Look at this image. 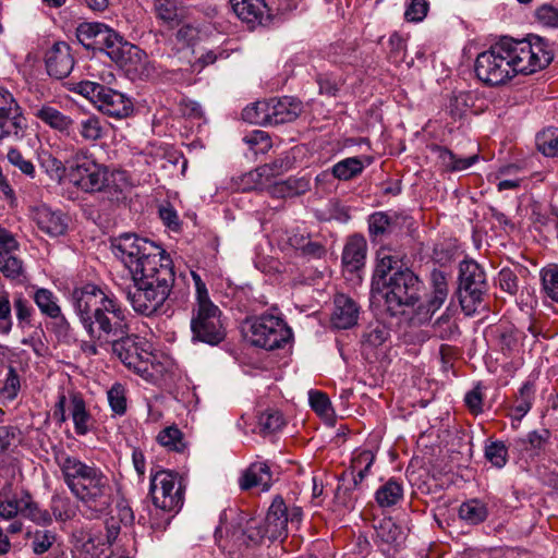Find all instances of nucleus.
I'll return each mask as SVG.
<instances>
[{"label":"nucleus","mask_w":558,"mask_h":558,"mask_svg":"<svg viewBox=\"0 0 558 558\" xmlns=\"http://www.w3.org/2000/svg\"><path fill=\"white\" fill-rule=\"evenodd\" d=\"M40 166L52 181L61 183L65 177L69 178V159L62 162L49 153L40 156Z\"/></svg>","instance_id":"nucleus-42"},{"label":"nucleus","mask_w":558,"mask_h":558,"mask_svg":"<svg viewBox=\"0 0 558 558\" xmlns=\"http://www.w3.org/2000/svg\"><path fill=\"white\" fill-rule=\"evenodd\" d=\"M71 90L87 98L108 117L123 119L133 112V104L124 94L99 83L81 81L74 83Z\"/></svg>","instance_id":"nucleus-8"},{"label":"nucleus","mask_w":558,"mask_h":558,"mask_svg":"<svg viewBox=\"0 0 558 558\" xmlns=\"http://www.w3.org/2000/svg\"><path fill=\"white\" fill-rule=\"evenodd\" d=\"M26 497H29L27 490L15 493L11 497L0 499V518L4 520L14 519L16 515L22 514L24 517L26 504Z\"/></svg>","instance_id":"nucleus-38"},{"label":"nucleus","mask_w":558,"mask_h":558,"mask_svg":"<svg viewBox=\"0 0 558 558\" xmlns=\"http://www.w3.org/2000/svg\"><path fill=\"white\" fill-rule=\"evenodd\" d=\"M457 296L462 312L472 316L483 306L488 284L482 266L474 260H463L459 266Z\"/></svg>","instance_id":"nucleus-6"},{"label":"nucleus","mask_w":558,"mask_h":558,"mask_svg":"<svg viewBox=\"0 0 558 558\" xmlns=\"http://www.w3.org/2000/svg\"><path fill=\"white\" fill-rule=\"evenodd\" d=\"M54 459L65 485L80 502L82 515L95 520L108 514L113 502V487L105 472L94 463L87 464L63 451Z\"/></svg>","instance_id":"nucleus-2"},{"label":"nucleus","mask_w":558,"mask_h":558,"mask_svg":"<svg viewBox=\"0 0 558 558\" xmlns=\"http://www.w3.org/2000/svg\"><path fill=\"white\" fill-rule=\"evenodd\" d=\"M26 129L22 107L8 89L0 88V144L4 141H21Z\"/></svg>","instance_id":"nucleus-17"},{"label":"nucleus","mask_w":558,"mask_h":558,"mask_svg":"<svg viewBox=\"0 0 558 558\" xmlns=\"http://www.w3.org/2000/svg\"><path fill=\"white\" fill-rule=\"evenodd\" d=\"M13 308L17 319L19 327L24 329L33 326L34 308L29 301L22 293L15 294L13 299Z\"/></svg>","instance_id":"nucleus-46"},{"label":"nucleus","mask_w":558,"mask_h":558,"mask_svg":"<svg viewBox=\"0 0 558 558\" xmlns=\"http://www.w3.org/2000/svg\"><path fill=\"white\" fill-rule=\"evenodd\" d=\"M448 295L433 292L430 299L426 304L418 306L417 322L423 324L430 319L435 312H437L445 303Z\"/></svg>","instance_id":"nucleus-60"},{"label":"nucleus","mask_w":558,"mask_h":558,"mask_svg":"<svg viewBox=\"0 0 558 558\" xmlns=\"http://www.w3.org/2000/svg\"><path fill=\"white\" fill-rule=\"evenodd\" d=\"M0 272L5 278L17 282L26 278L23 260L9 250H0Z\"/></svg>","instance_id":"nucleus-36"},{"label":"nucleus","mask_w":558,"mask_h":558,"mask_svg":"<svg viewBox=\"0 0 558 558\" xmlns=\"http://www.w3.org/2000/svg\"><path fill=\"white\" fill-rule=\"evenodd\" d=\"M32 219L36 227L50 238L64 235L69 229L70 218L60 209L47 205L34 207Z\"/></svg>","instance_id":"nucleus-18"},{"label":"nucleus","mask_w":558,"mask_h":558,"mask_svg":"<svg viewBox=\"0 0 558 558\" xmlns=\"http://www.w3.org/2000/svg\"><path fill=\"white\" fill-rule=\"evenodd\" d=\"M107 395L111 410L118 415H123L126 412V396L124 386L120 383H116L108 390Z\"/></svg>","instance_id":"nucleus-57"},{"label":"nucleus","mask_w":558,"mask_h":558,"mask_svg":"<svg viewBox=\"0 0 558 558\" xmlns=\"http://www.w3.org/2000/svg\"><path fill=\"white\" fill-rule=\"evenodd\" d=\"M69 410L75 433L78 436H85L92 428L93 417L80 393L73 392L70 395Z\"/></svg>","instance_id":"nucleus-31"},{"label":"nucleus","mask_w":558,"mask_h":558,"mask_svg":"<svg viewBox=\"0 0 558 558\" xmlns=\"http://www.w3.org/2000/svg\"><path fill=\"white\" fill-rule=\"evenodd\" d=\"M112 246L116 256L122 260L130 274H137L142 267H147L148 263L156 264L170 258L160 246L133 233L121 234Z\"/></svg>","instance_id":"nucleus-5"},{"label":"nucleus","mask_w":558,"mask_h":558,"mask_svg":"<svg viewBox=\"0 0 558 558\" xmlns=\"http://www.w3.org/2000/svg\"><path fill=\"white\" fill-rule=\"evenodd\" d=\"M380 289L388 310L396 314L403 306H414L418 302L422 281L411 269H398L383 281Z\"/></svg>","instance_id":"nucleus-9"},{"label":"nucleus","mask_w":558,"mask_h":558,"mask_svg":"<svg viewBox=\"0 0 558 558\" xmlns=\"http://www.w3.org/2000/svg\"><path fill=\"white\" fill-rule=\"evenodd\" d=\"M27 537L31 539V548L33 553L37 556L49 551L57 542V533L51 530L36 529L33 532L29 531L27 533Z\"/></svg>","instance_id":"nucleus-41"},{"label":"nucleus","mask_w":558,"mask_h":558,"mask_svg":"<svg viewBox=\"0 0 558 558\" xmlns=\"http://www.w3.org/2000/svg\"><path fill=\"white\" fill-rule=\"evenodd\" d=\"M367 251L366 240L362 235H352L342 252V264L348 271H357L365 264Z\"/></svg>","instance_id":"nucleus-28"},{"label":"nucleus","mask_w":558,"mask_h":558,"mask_svg":"<svg viewBox=\"0 0 558 558\" xmlns=\"http://www.w3.org/2000/svg\"><path fill=\"white\" fill-rule=\"evenodd\" d=\"M388 328L379 323L369 325L362 336L363 344H367L373 348H377L385 343V341L389 338Z\"/></svg>","instance_id":"nucleus-53"},{"label":"nucleus","mask_w":558,"mask_h":558,"mask_svg":"<svg viewBox=\"0 0 558 558\" xmlns=\"http://www.w3.org/2000/svg\"><path fill=\"white\" fill-rule=\"evenodd\" d=\"M133 284L128 288V300L132 308L146 317L157 314L163 306L174 284L171 259L147 264L137 274H131Z\"/></svg>","instance_id":"nucleus-3"},{"label":"nucleus","mask_w":558,"mask_h":558,"mask_svg":"<svg viewBox=\"0 0 558 558\" xmlns=\"http://www.w3.org/2000/svg\"><path fill=\"white\" fill-rule=\"evenodd\" d=\"M485 458L496 468H504L508 461V448L504 441H492L485 447Z\"/></svg>","instance_id":"nucleus-55"},{"label":"nucleus","mask_w":558,"mask_h":558,"mask_svg":"<svg viewBox=\"0 0 558 558\" xmlns=\"http://www.w3.org/2000/svg\"><path fill=\"white\" fill-rule=\"evenodd\" d=\"M32 114L49 128L75 138L74 121L49 104L31 106Z\"/></svg>","instance_id":"nucleus-20"},{"label":"nucleus","mask_w":558,"mask_h":558,"mask_svg":"<svg viewBox=\"0 0 558 558\" xmlns=\"http://www.w3.org/2000/svg\"><path fill=\"white\" fill-rule=\"evenodd\" d=\"M77 40L87 49H99L116 62H123L124 54L136 47L123 41L112 28L99 22H83L76 28Z\"/></svg>","instance_id":"nucleus-7"},{"label":"nucleus","mask_w":558,"mask_h":558,"mask_svg":"<svg viewBox=\"0 0 558 558\" xmlns=\"http://www.w3.org/2000/svg\"><path fill=\"white\" fill-rule=\"evenodd\" d=\"M154 11L156 17L169 28L181 25L190 15V9L183 5L182 0H155Z\"/></svg>","instance_id":"nucleus-23"},{"label":"nucleus","mask_w":558,"mask_h":558,"mask_svg":"<svg viewBox=\"0 0 558 558\" xmlns=\"http://www.w3.org/2000/svg\"><path fill=\"white\" fill-rule=\"evenodd\" d=\"M185 485L182 476L171 470H159L151 474L149 495L156 509L163 512L159 521L151 518V527L165 530L171 519L181 510L184 504Z\"/></svg>","instance_id":"nucleus-4"},{"label":"nucleus","mask_w":558,"mask_h":558,"mask_svg":"<svg viewBox=\"0 0 558 558\" xmlns=\"http://www.w3.org/2000/svg\"><path fill=\"white\" fill-rule=\"evenodd\" d=\"M267 167H257L254 170L245 173L241 181L243 183V190H266L270 184V179L267 177Z\"/></svg>","instance_id":"nucleus-47"},{"label":"nucleus","mask_w":558,"mask_h":558,"mask_svg":"<svg viewBox=\"0 0 558 558\" xmlns=\"http://www.w3.org/2000/svg\"><path fill=\"white\" fill-rule=\"evenodd\" d=\"M310 404L320 416L329 417L332 414L330 400L327 395L322 391H310Z\"/></svg>","instance_id":"nucleus-63"},{"label":"nucleus","mask_w":558,"mask_h":558,"mask_svg":"<svg viewBox=\"0 0 558 558\" xmlns=\"http://www.w3.org/2000/svg\"><path fill=\"white\" fill-rule=\"evenodd\" d=\"M50 508L52 511L51 515L59 522H66L75 514L71 500L68 497L53 496Z\"/></svg>","instance_id":"nucleus-56"},{"label":"nucleus","mask_w":558,"mask_h":558,"mask_svg":"<svg viewBox=\"0 0 558 558\" xmlns=\"http://www.w3.org/2000/svg\"><path fill=\"white\" fill-rule=\"evenodd\" d=\"M13 327L12 306L7 291H0V333L8 335Z\"/></svg>","instance_id":"nucleus-61"},{"label":"nucleus","mask_w":558,"mask_h":558,"mask_svg":"<svg viewBox=\"0 0 558 558\" xmlns=\"http://www.w3.org/2000/svg\"><path fill=\"white\" fill-rule=\"evenodd\" d=\"M284 424L283 415L278 410H266L258 416V428L263 436L279 432Z\"/></svg>","instance_id":"nucleus-44"},{"label":"nucleus","mask_w":558,"mask_h":558,"mask_svg":"<svg viewBox=\"0 0 558 558\" xmlns=\"http://www.w3.org/2000/svg\"><path fill=\"white\" fill-rule=\"evenodd\" d=\"M365 168V162L362 157L344 158L331 168L332 175L341 181H349L359 177Z\"/></svg>","instance_id":"nucleus-37"},{"label":"nucleus","mask_w":558,"mask_h":558,"mask_svg":"<svg viewBox=\"0 0 558 558\" xmlns=\"http://www.w3.org/2000/svg\"><path fill=\"white\" fill-rule=\"evenodd\" d=\"M244 534L253 544H259L264 538L271 542L283 541L288 536V507L282 497L274 498L263 524L251 519Z\"/></svg>","instance_id":"nucleus-11"},{"label":"nucleus","mask_w":558,"mask_h":558,"mask_svg":"<svg viewBox=\"0 0 558 558\" xmlns=\"http://www.w3.org/2000/svg\"><path fill=\"white\" fill-rule=\"evenodd\" d=\"M75 135L78 134L84 142H97L104 136V125L101 120L95 114L84 116L76 125L74 124Z\"/></svg>","instance_id":"nucleus-35"},{"label":"nucleus","mask_w":558,"mask_h":558,"mask_svg":"<svg viewBox=\"0 0 558 558\" xmlns=\"http://www.w3.org/2000/svg\"><path fill=\"white\" fill-rule=\"evenodd\" d=\"M392 220L386 213L377 211L368 218V230L372 236H381L391 230Z\"/></svg>","instance_id":"nucleus-59"},{"label":"nucleus","mask_w":558,"mask_h":558,"mask_svg":"<svg viewBox=\"0 0 558 558\" xmlns=\"http://www.w3.org/2000/svg\"><path fill=\"white\" fill-rule=\"evenodd\" d=\"M268 100L256 101L242 110V119L252 124L268 125Z\"/></svg>","instance_id":"nucleus-45"},{"label":"nucleus","mask_w":558,"mask_h":558,"mask_svg":"<svg viewBox=\"0 0 558 558\" xmlns=\"http://www.w3.org/2000/svg\"><path fill=\"white\" fill-rule=\"evenodd\" d=\"M239 485L242 490L259 488L262 492H267L272 485V473L269 465L262 461L252 463L243 472Z\"/></svg>","instance_id":"nucleus-24"},{"label":"nucleus","mask_w":558,"mask_h":558,"mask_svg":"<svg viewBox=\"0 0 558 558\" xmlns=\"http://www.w3.org/2000/svg\"><path fill=\"white\" fill-rule=\"evenodd\" d=\"M88 337L100 342V348L108 349L117 338L128 333L130 326L126 322L125 311L117 299L108 303L105 311H101L92 323L84 328Z\"/></svg>","instance_id":"nucleus-12"},{"label":"nucleus","mask_w":558,"mask_h":558,"mask_svg":"<svg viewBox=\"0 0 558 558\" xmlns=\"http://www.w3.org/2000/svg\"><path fill=\"white\" fill-rule=\"evenodd\" d=\"M111 352L130 369L136 373H145L151 363V352L148 341L131 333L122 335L109 344Z\"/></svg>","instance_id":"nucleus-14"},{"label":"nucleus","mask_w":558,"mask_h":558,"mask_svg":"<svg viewBox=\"0 0 558 558\" xmlns=\"http://www.w3.org/2000/svg\"><path fill=\"white\" fill-rule=\"evenodd\" d=\"M535 17L538 23L547 27H558V8L545 3L535 11Z\"/></svg>","instance_id":"nucleus-64"},{"label":"nucleus","mask_w":558,"mask_h":558,"mask_svg":"<svg viewBox=\"0 0 558 558\" xmlns=\"http://www.w3.org/2000/svg\"><path fill=\"white\" fill-rule=\"evenodd\" d=\"M26 504L24 502L25 513L24 517L32 520L34 523L47 526L52 523V515L47 509H41L37 502H35L29 494L26 497Z\"/></svg>","instance_id":"nucleus-50"},{"label":"nucleus","mask_w":558,"mask_h":558,"mask_svg":"<svg viewBox=\"0 0 558 558\" xmlns=\"http://www.w3.org/2000/svg\"><path fill=\"white\" fill-rule=\"evenodd\" d=\"M534 385L530 381L524 383L519 389L512 404L515 420H522L531 410L535 398Z\"/></svg>","instance_id":"nucleus-40"},{"label":"nucleus","mask_w":558,"mask_h":558,"mask_svg":"<svg viewBox=\"0 0 558 558\" xmlns=\"http://www.w3.org/2000/svg\"><path fill=\"white\" fill-rule=\"evenodd\" d=\"M230 4L236 16L247 24H260L269 15L265 0H230Z\"/></svg>","instance_id":"nucleus-29"},{"label":"nucleus","mask_w":558,"mask_h":558,"mask_svg":"<svg viewBox=\"0 0 558 558\" xmlns=\"http://www.w3.org/2000/svg\"><path fill=\"white\" fill-rule=\"evenodd\" d=\"M268 125L294 121L302 112V102L293 97L268 99Z\"/></svg>","instance_id":"nucleus-21"},{"label":"nucleus","mask_w":558,"mask_h":558,"mask_svg":"<svg viewBox=\"0 0 558 558\" xmlns=\"http://www.w3.org/2000/svg\"><path fill=\"white\" fill-rule=\"evenodd\" d=\"M21 389V379L15 367L10 365L5 375L3 386L0 389V396L8 401H13Z\"/></svg>","instance_id":"nucleus-54"},{"label":"nucleus","mask_w":558,"mask_h":558,"mask_svg":"<svg viewBox=\"0 0 558 558\" xmlns=\"http://www.w3.org/2000/svg\"><path fill=\"white\" fill-rule=\"evenodd\" d=\"M377 537L386 544H397L402 538V529L390 518L380 521L376 527Z\"/></svg>","instance_id":"nucleus-51"},{"label":"nucleus","mask_w":558,"mask_h":558,"mask_svg":"<svg viewBox=\"0 0 558 558\" xmlns=\"http://www.w3.org/2000/svg\"><path fill=\"white\" fill-rule=\"evenodd\" d=\"M114 300L116 298L90 283L74 289L71 295L73 308L83 328L86 327V324L92 323L101 311H105L108 303H112Z\"/></svg>","instance_id":"nucleus-16"},{"label":"nucleus","mask_w":558,"mask_h":558,"mask_svg":"<svg viewBox=\"0 0 558 558\" xmlns=\"http://www.w3.org/2000/svg\"><path fill=\"white\" fill-rule=\"evenodd\" d=\"M553 58L550 45L537 35L522 40L502 38L476 57L474 72L483 84L499 86L518 74L527 75L546 68Z\"/></svg>","instance_id":"nucleus-1"},{"label":"nucleus","mask_w":558,"mask_h":558,"mask_svg":"<svg viewBox=\"0 0 558 558\" xmlns=\"http://www.w3.org/2000/svg\"><path fill=\"white\" fill-rule=\"evenodd\" d=\"M69 180L87 193L100 192L108 185V169L80 148L69 158Z\"/></svg>","instance_id":"nucleus-10"},{"label":"nucleus","mask_w":558,"mask_h":558,"mask_svg":"<svg viewBox=\"0 0 558 558\" xmlns=\"http://www.w3.org/2000/svg\"><path fill=\"white\" fill-rule=\"evenodd\" d=\"M433 335L441 340H451L459 336V327L449 314V310L439 316L432 325Z\"/></svg>","instance_id":"nucleus-43"},{"label":"nucleus","mask_w":558,"mask_h":558,"mask_svg":"<svg viewBox=\"0 0 558 558\" xmlns=\"http://www.w3.org/2000/svg\"><path fill=\"white\" fill-rule=\"evenodd\" d=\"M549 436L548 429L533 430L526 437L515 439L511 448L521 459H533L544 450Z\"/></svg>","instance_id":"nucleus-25"},{"label":"nucleus","mask_w":558,"mask_h":558,"mask_svg":"<svg viewBox=\"0 0 558 558\" xmlns=\"http://www.w3.org/2000/svg\"><path fill=\"white\" fill-rule=\"evenodd\" d=\"M45 63L50 76L58 80L66 77L74 66L71 47L64 41L54 43L46 52Z\"/></svg>","instance_id":"nucleus-19"},{"label":"nucleus","mask_w":558,"mask_h":558,"mask_svg":"<svg viewBox=\"0 0 558 558\" xmlns=\"http://www.w3.org/2000/svg\"><path fill=\"white\" fill-rule=\"evenodd\" d=\"M375 461V453L372 450H356L353 452L350 464V473L352 475V487L350 490L359 488L363 480L368 475L369 470Z\"/></svg>","instance_id":"nucleus-32"},{"label":"nucleus","mask_w":558,"mask_h":558,"mask_svg":"<svg viewBox=\"0 0 558 558\" xmlns=\"http://www.w3.org/2000/svg\"><path fill=\"white\" fill-rule=\"evenodd\" d=\"M311 189V181L307 177H290L282 181L270 183L267 193L272 198H292L301 196Z\"/></svg>","instance_id":"nucleus-26"},{"label":"nucleus","mask_w":558,"mask_h":558,"mask_svg":"<svg viewBox=\"0 0 558 558\" xmlns=\"http://www.w3.org/2000/svg\"><path fill=\"white\" fill-rule=\"evenodd\" d=\"M251 342L268 351L283 348L292 339V330L275 315L264 314L251 324Z\"/></svg>","instance_id":"nucleus-13"},{"label":"nucleus","mask_w":558,"mask_h":558,"mask_svg":"<svg viewBox=\"0 0 558 558\" xmlns=\"http://www.w3.org/2000/svg\"><path fill=\"white\" fill-rule=\"evenodd\" d=\"M400 258L391 254L389 248L381 247L377 252L376 266L373 274V289L379 290L383 281L388 280L389 276L399 268Z\"/></svg>","instance_id":"nucleus-30"},{"label":"nucleus","mask_w":558,"mask_h":558,"mask_svg":"<svg viewBox=\"0 0 558 558\" xmlns=\"http://www.w3.org/2000/svg\"><path fill=\"white\" fill-rule=\"evenodd\" d=\"M157 440L162 447H166L169 450H173L177 452L183 451L185 447L183 442L182 432L174 426H170L162 429L158 434Z\"/></svg>","instance_id":"nucleus-49"},{"label":"nucleus","mask_w":558,"mask_h":558,"mask_svg":"<svg viewBox=\"0 0 558 558\" xmlns=\"http://www.w3.org/2000/svg\"><path fill=\"white\" fill-rule=\"evenodd\" d=\"M403 499V485L396 478L388 480L375 493V500L380 508H390Z\"/></svg>","instance_id":"nucleus-33"},{"label":"nucleus","mask_w":558,"mask_h":558,"mask_svg":"<svg viewBox=\"0 0 558 558\" xmlns=\"http://www.w3.org/2000/svg\"><path fill=\"white\" fill-rule=\"evenodd\" d=\"M243 141L255 155L266 154L272 147V142L268 133L260 130L251 132Z\"/></svg>","instance_id":"nucleus-52"},{"label":"nucleus","mask_w":558,"mask_h":558,"mask_svg":"<svg viewBox=\"0 0 558 558\" xmlns=\"http://www.w3.org/2000/svg\"><path fill=\"white\" fill-rule=\"evenodd\" d=\"M435 150L444 169L451 172L465 170L478 160L477 154L469 157H458L453 151L442 146H436Z\"/></svg>","instance_id":"nucleus-34"},{"label":"nucleus","mask_w":558,"mask_h":558,"mask_svg":"<svg viewBox=\"0 0 558 558\" xmlns=\"http://www.w3.org/2000/svg\"><path fill=\"white\" fill-rule=\"evenodd\" d=\"M539 151L548 157H558V129H547L536 137Z\"/></svg>","instance_id":"nucleus-48"},{"label":"nucleus","mask_w":558,"mask_h":558,"mask_svg":"<svg viewBox=\"0 0 558 558\" xmlns=\"http://www.w3.org/2000/svg\"><path fill=\"white\" fill-rule=\"evenodd\" d=\"M488 515L487 507L478 499H471L463 502L459 508V518L469 524H480Z\"/></svg>","instance_id":"nucleus-39"},{"label":"nucleus","mask_w":558,"mask_h":558,"mask_svg":"<svg viewBox=\"0 0 558 558\" xmlns=\"http://www.w3.org/2000/svg\"><path fill=\"white\" fill-rule=\"evenodd\" d=\"M469 98L466 93H459L451 96L448 112L453 120L462 119L469 109Z\"/></svg>","instance_id":"nucleus-62"},{"label":"nucleus","mask_w":558,"mask_h":558,"mask_svg":"<svg viewBox=\"0 0 558 558\" xmlns=\"http://www.w3.org/2000/svg\"><path fill=\"white\" fill-rule=\"evenodd\" d=\"M360 307L354 300L345 294L335 296L331 324L337 329H349L356 325Z\"/></svg>","instance_id":"nucleus-22"},{"label":"nucleus","mask_w":558,"mask_h":558,"mask_svg":"<svg viewBox=\"0 0 558 558\" xmlns=\"http://www.w3.org/2000/svg\"><path fill=\"white\" fill-rule=\"evenodd\" d=\"M33 300L43 315L57 320L60 326L69 327V322L59 305V299L52 291L39 288L34 292Z\"/></svg>","instance_id":"nucleus-27"},{"label":"nucleus","mask_w":558,"mask_h":558,"mask_svg":"<svg viewBox=\"0 0 558 558\" xmlns=\"http://www.w3.org/2000/svg\"><path fill=\"white\" fill-rule=\"evenodd\" d=\"M220 315L221 312L215 304L196 306L191 319L192 339L211 345L221 342L226 331Z\"/></svg>","instance_id":"nucleus-15"},{"label":"nucleus","mask_w":558,"mask_h":558,"mask_svg":"<svg viewBox=\"0 0 558 558\" xmlns=\"http://www.w3.org/2000/svg\"><path fill=\"white\" fill-rule=\"evenodd\" d=\"M542 283L546 295L558 303V265L542 270Z\"/></svg>","instance_id":"nucleus-58"}]
</instances>
